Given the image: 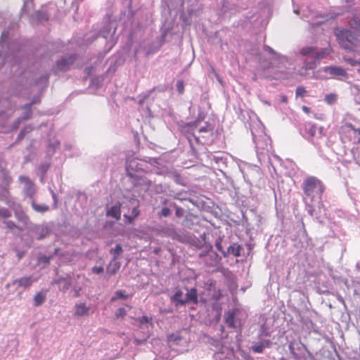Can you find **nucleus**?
<instances>
[{
	"label": "nucleus",
	"instance_id": "obj_1",
	"mask_svg": "<svg viewBox=\"0 0 360 360\" xmlns=\"http://www.w3.org/2000/svg\"><path fill=\"white\" fill-rule=\"evenodd\" d=\"M302 188L304 193L303 201L308 207L309 214L313 215L315 204L321 200L325 186L317 177L309 176L303 180Z\"/></svg>",
	"mask_w": 360,
	"mask_h": 360
},
{
	"label": "nucleus",
	"instance_id": "obj_2",
	"mask_svg": "<svg viewBox=\"0 0 360 360\" xmlns=\"http://www.w3.org/2000/svg\"><path fill=\"white\" fill-rule=\"evenodd\" d=\"M339 44L346 51L354 52L358 46L359 39L356 34L349 30H341L335 33Z\"/></svg>",
	"mask_w": 360,
	"mask_h": 360
},
{
	"label": "nucleus",
	"instance_id": "obj_3",
	"mask_svg": "<svg viewBox=\"0 0 360 360\" xmlns=\"http://www.w3.org/2000/svg\"><path fill=\"white\" fill-rule=\"evenodd\" d=\"M323 72L325 73L324 75L321 76H317L316 78L321 79H325L328 78V75L330 77H337V76H342V77H347V73L346 71L340 67H336V66H327L323 68V69H321L318 71V72Z\"/></svg>",
	"mask_w": 360,
	"mask_h": 360
},
{
	"label": "nucleus",
	"instance_id": "obj_4",
	"mask_svg": "<svg viewBox=\"0 0 360 360\" xmlns=\"http://www.w3.org/2000/svg\"><path fill=\"white\" fill-rule=\"evenodd\" d=\"M127 174L129 177L137 176L139 174H145L141 167V163L136 158H131L127 160L126 164Z\"/></svg>",
	"mask_w": 360,
	"mask_h": 360
},
{
	"label": "nucleus",
	"instance_id": "obj_5",
	"mask_svg": "<svg viewBox=\"0 0 360 360\" xmlns=\"http://www.w3.org/2000/svg\"><path fill=\"white\" fill-rule=\"evenodd\" d=\"M19 181L24 184V193L27 196L32 198L35 193L34 183L30 179L29 177L25 176H20Z\"/></svg>",
	"mask_w": 360,
	"mask_h": 360
},
{
	"label": "nucleus",
	"instance_id": "obj_6",
	"mask_svg": "<svg viewBox=\"0 0 360 360\" xmlns=\"http://www.w3.org/2000/svg\"><path fill=\"white\" fill-rule=\"evenodd\" d=\"M130 178L134 186H141L144 190H148L151 185V181L145 177L143 174H139Z\"/></svg>",
	"mask_w": 360,
	"mask_h": 360
},
{
	"label": "nucleus",
	"instance_id": "obj_7",
	"mask_svg": "<svg viewBox=\"0 0 360 360\" xmlns=\"http://www.w3.org/2000/svg\"><path fill=\"white\" fill-rule=\"evenodd\" d=\"M37 281V278H33L32 276H23L15 279L13 281V285H17L19 288H28L32 283Z\"/></svg>",
	"mask_w": 360,
	"mask_h": 360
},
{
	"label": "nucleus",
	"instance_id": "obj_8",
	"mask_svg": "<svg viewBox=\"0 0 360 360\" xmlns=\"http://www.w3.org/2000/svg\"><path fill=\"white\" fill-rule=\"evenodd\" d=\"M214 127L209 123H206L205 126L200 127L198 129L199 134H202L201 136H196L193 135V137L197 143L201 142L200 138L205 139L213 134Z\"/></svg>",
	"mask_w": 360,
	"mask_h": 360
},
{
	"label": "nucleus",
	"instance_id": "obj_9",
	"mask_svg": "<svg viewBox=\"0 0 360 360\" xmlns=\"http://www.w3.org/2000/svg\"><path fill=\"white\" fill-rule=\"evenodd\" d=\"M75 316H84L89 314L90 308L85 302L77 303L75 305Z\"/></svg>",
	"mask_w": 360,
	"mask_h": 360
},
{
	"label": "nucleus",
	"instance_id": "obj_10",
	"mask_svg": "<svg viewBox=\"0 0 360 360\" xmlns=\"http://www.w3.org/2000/svg\"><path fill=\"white\" fill-rule=\"evenodd\" d=\"M131 205H134V207L132 208L131 214L127 215L124 214V217L127 219V222L129 224H132L134 221V219L138 217V216L140 214V211L139 210V203L138 202H136L135 200L130 201Z\"/></svg>",
	"mask_w": 360,
	"mask_h": 360
},
{
	"label": "nucleus",
	"instance_id": "obj_11",
	"mask_svg": "<svg viewBox=\"0 0 360 360\" xmlns=\"http://www.w3.org/2000/svg\"><path fill=\"white\" fill-rule=\"evenodd\" d=\"M108 217H111L117 220H119L121 217V204L120 202L116 203L112 206L106 212Z\"/></svg>",
	"mask_w": 360,
	"mask_h": 360
},
{
	"label": "nucleus",
	"instance_id": "obj_12",
	"mask_svg": "<svg viewBox=\"0 0 360 360\" xmlns=\"http://www.w3.org/2000/svg\"><path fill=\"white\" fill-rule=\"evenodd\" d=\"M6 165V162L0 157V179H2L4 182L8 184L12 181V178L8 175Z\"/></svg>",
	"mask_w": 360,
	"mask_h": 360
},
{
	"label": "nucleus",
	"instance_id": "obj_13",
	"mask_svg": "<svg viewBox=\"0 0 360 360\" xmlns=\"http://www.w3.org/2000/svg\"><path fill=\"white\" fill-rule=\"evenodd\" d=\"M121 263L116 259V256L113 257L112 261L109 263L106 268L107 274L109 275H115L120 269Z\"/></svg>",
	"mask_w": 360,
	"mask_h": 360
},
{
	"label": "nucleus",
	"instance_id": "obj_14",
	"mask_svg": "<svg viewBox=\"0 0 360 360\" xmlns=\"http://www.w3.org/2000/svg\"><path fill=\"white\" fill-rule=\"evenodd\" d=\"M74 58L70 57L58 60L56 63V68L60 71H66L69 69V65L73 63Z\"/></svg>",
	"mask_w": 360,
	"mask_h": 360
},
{
	"label": "nucleus",
	"instance_id": "obj_15",
	"mask_svg": "<svg viewBox=\"0 0 360 360\" xmlns=\"http://www.w3.org/2000/svg\"><path fill=\"white\" fill-rule=\"evenodd\" d=\"M185 304L188 302H193V304H198V292L195 288H191L186 294Z\"/></svg>",
	"mask_w": 360,
	"mask_h": 360
},
{
	"label": "nucleus",
	"instance_id": "obj_16",
	"mask_svg": "<svg viewBox=\"0 0 360 360\" xmlns=\"http://www.w3.org/2000/svg\"><path fill=\"white\" fill-rule=\"evenodd\" d=\"M235 310H230L225 313L224 319L226 325L231 328H235Z\"/></svg>",
	"mask_w": 360,
	"mask_h": 360
},
{
	"label": "nucleus",
	"instance_id": "obj_17",
	"mask_svg": "<svg viewBox=\"0 0 360 360\" xmlns=\"http://www.w3.org/2000/svg\"><path fill=\"white\" fill-rule=\"evenodd\" d=\"M183 292L181 290H178L174 295L171 297V300L175 304L176 307L185 305L184 299H181Z\"/></svg>",
	"mask_w": 360,
	"mask_h": 360
},
{
	"label": "nucleus",
	"instance_id": "obj_18",
	"mask_svg": "<svg viewBox=\"0 0 360 360\" xmlns=\"http://www.w3.org/2000/svg\"><path fill=\"white\" fill-rule=\"evenodd\" d=\"M46 294L41 292H37L34 297V304L35 307L41 305L46 300Z\"/></svg>",
	"mask_w": 360,
	"mask_h": 360
},
{
	"label": "nucleus",
	"instance_id": "obj_19",
	"mask_svg": "<svg viewBox=\"0 0 360 360\" xmlns=\"http://www.w3.org/2000/svg\"><path fill=\"white\" fill-rule=\"evenodd\" d=\"M32 207L33 210L37 212H46L49 210V205H38L35 203L34 202H32Z\"/></svg>",
	"mask_w": 360,
	"mask_h": 360
},
{
	"label": "nucleus",
	"instance_id": "obj_20",
	"mask_svg": "<svg viewBox=\"0 0 360 360\" xmlns=\"http://www.w3.org/2000/svg\"><path fill=\"white\" fill-rule=\"evenodd\" d=\"M316 47L306 46V47L302 48L300 50V53L302 56L311 55L312 57L314 58V54L316 53Z\"/></svg>",
	"mask_w": 360,
	"mask_h": 360
},
{
	"label": "nucleus",
	"instance_id": "obj_21",
	"mask_svg": "<svg viewBox=\"0 0 360 360\" xmlns=\"http://www.w3.org/2000/svg\"><path fill=\"white\" fill-rule=\"evenodd\" d=\"M228 253L234 255L235 257H239L240 255V248L238 245L233 244L228 248Z\"/></svg>",
	"mask_w": 360,
	"mask_h": 360
},
{
	"label": "nucleus",
	"instance_id": "obj_22",
	"mask_svg": "<svg viewBox=\"0 0 360 360\" xmlns=\"http://www.w3.org/2000/svg\"><path fill=\"white\" fill-rule=\"evenodd\" d=\"M15 217L19 221H22L24 224H27L29 221V217L23 211L16 212Z\"/></svg>",
	"mask_w": 360,
	"mask_h": 360
},
{
	"label": "nucleus",
	"instance_id": "obj_23",
	"mask_svg": "<svg viewBox=\"0 0 360 360\" xmlns=\"http://www.w3.org/2000/svg\"><path fill=\"white\" fill-rule=\"evenodd\" d=\"M330 53V50L328 49H323L320 51H317L316 50V53L314 54V58L316 60H320L327 57Z\"/></svg>",
	"mask_w": 360,
	"mask_h": 360
},
{
	"label": "nucleus",
	"instance_id": "obj_24",
	"mask_svg": "<svg viewBox=\"0 0 360 360\" xmlns=\"http://www.w3.org/2000/svg\"><path fill=\"white\" fill-rule=\"evenodd\" d=\"M349 25L351 27L356 30H360V18L356 15H354L349 21Z\"/></svg>",
	"mask_w": 360,
	"mask_h": 360
},
{
	"label": "nucleus",
	"instance_id": "obj_25",
	"mask_svg": "<svg viewBox=\"0 0 360 360\" xmlns=\"http://www.w3.org/2000/svg\"><path fill=\"white\" fill-rule=\"evenodd\" d=\"M123 252L122 248L121 245L117 244L114 248H112L110 250V253L113 255L114 257L116 256V259H117V256L120 255Z\"/></svg>",
	"mask_w": 360,
	"mask_h": 360
},
{
	"label": "nucleus",
	"instance_id": "obj_26",
	"mask_svg": "<svg viewBox=\"0 0 360 360\" xmlns=\"http://www.w3.org/2000/svg\"><path fill=\"white\" fill-rule=\"evenodd\" d=\"M4 223L6 225V228L8 229L9 230H13L15 229H17L20 231L22 230V229L18 227L13 221L5 220L4 221Z\"/></svg>",
	"mask_w": 360,
	"mask_h": 360
},
{
	"label": "nucleus",
	"instance_id": "obj_27",
	"mask_svg": "<svg viewBox=\"0 0 360 360\" xmlns=\"http://www.w3.org/2000/svg\"><path fill=\"white\" fill-rule=\"evenodd\" d=\"M10 217H11V212L9 211V210L6 207H0V217L3 219H7Z\"/></svg>",
	"mask_w": 360,
	"mask_h": 360
},
{
	"label": "nucleus",
	"instance_id": "obj_28",
	"mask_svg": "<svg viewBox=\"0 0 360 360\" xmlns=\"http://www.w3.org/2000/svg\"><path fill=\"white\" fill-rule=\"evenodd\" d=\"M337 100V96L335 94H327L325 96V101L328 104H333Z\"/></svg>",
	"mask_w": 360,
	"mask_h": 360
},
{
	"label": "nucleus",
	"instance_id": "obj_29",
	"mask_svg": "<svg viewBox=\"0 0 360 360\" xmlns=\"http://www.w3.org/2000/svg\"><path fill=\"white\" fill-rule=\"evenodd\" d=\"M116 297H113L111 298V301L113 302L117 298H123L127 299L128 298V295H125V292L124 290H117L115 292Z\"/></svg>",
	"mask_w": 360,
	"mask_h": 360
},
{
	"label": "nucleus",
	"instance_id": "obj_30",
	"mask_svg": "<svg viewBox=\"0 0 360 360\" xmlns=\"http://www.w3.org/2000/svg\"><path fill=\"white\" fill-rule=\"evenodd\" d=\"M115 316L117 319H123L127 315V311L124 308H119L115 312Z\"/></svg>",
	"mask_w": 360,
	"mask_h": 360
},
{
	"label": "nucleus",
	"instance_id": "obj_31",
	"mask_svg": "<svg viewBox=\"0 0 360 360\" xmlns=\"http://www.w3.org/2000/svg\"><path fill=\"white\" fill-rule=\"evenodd\" d=\"M252 350L255 353H262L264 351L263 345L261 342L257 343L252 347Z\"/></svg>",
	"mask_w": 360,
	"mask_h": 360
},
{
	"label": "nucleus",
	"instance_id": "obj_32",
	"mask_svg": "<svg viewBox=\"0 0 360 360\" xmlns=\"http://www.w3.org/2000/svg\"><path fill=\"white\" fill-rule=\"evenodd\" d=\"M176 89L179 94H183L184 92V83L182 80H179L176 82Z\"/></svg>",
	"mask_w": 360,
	"mask_h": 360
},
{
	"label": "nucleus",
	"instance_id": "obj_33",
	"mask_svg": "<svg viewBox=\"0 0 360 360\" xmlns=\"http://www.w3.org/2000/svg\"><path fill=\"white\" fill-rule=\"evenodd\" d=\"M171 214V211L168 207H163L160 212L158 213L160 217H166Z\"/></svg>",
	"mask_w": 360,
	"mask_h": 360
},
{
	"label": "nucleus",
	"instance_id": "obj_34",
	"mask_svg": "<svg viewBox=\"0 0 360 360\" xmlns=\"http://www.w3.org/2000/svg\"><path fill=\"white\" fill-rule=\"evenodd\" d=\"M306 90L303 86H298L296 89V96L303 97L306 94Z\"/></svg>",
	"mask_w": 360,
	"mask_h": 360
},
{
	"label": "nucleus",
	"instance_id": "obj_35",
	"mask_svg": "<svg viewBox=\"0 0 360 360\" xmlns=\"http://www.w3.org/2000/svg\"><path fill=\"white\" fill-rule=\"evenodd\" d=\"M344 60L347 62V63L350 64L352 66H355L358 65V60H355L352 59V58H344Z\"/></svg>",
	"mask_w": 360,
	"mask_h": 360
},
{
	"label": "nucleus",
	"instance_id": "obj_36",
	"mask_svg": "<svg viewBox=\"0 0 360 360\" xmlns=\"http://www.w3.org/2000/svg\"><path fill=\"white\" fill-rule=\"evenodd\" d=\"M104 271V269L103 266H95L92 268V271L96 274H99L101 273H103Z\"/></svg>",
	"mask_w": 360,
	"mask_h": 360
},
{
	"label": "nucleus",
	"instance_id": "obj_37",
	"mask_svg": "<svg viewBox=\"0 0 360 360\" xmlns=\"http://www.w3.org/2000/svg\"><path fill=\"white\" fill-rule=\"evenodd\" d=\"M316 127L313 124H311L309 129H308V134L311 137L314 136L316 134Z\"/></svg>",
	"mask_w": 360,
	"mask_h": 360
},
{
	"label": "nucleus",
	"instance_id": "obj_38",
	"mask_svg": "<svg viewBox=\"0 0 360 360\" xmlns=\"http://www.w3.org/2000/svg\"><path fill=\"white\" fill-rule=\"evenodd\" d=\"M151 319H152L151 318H149L147 316H143L142 317H141L139 319V322L141 323H148L149 321H150Z\"/></svg>",
	"mask_w": 360,
	"mask_h": 360
},
{
	"label": "nucleus",
	"instance_id": "obj_39",
	"mask_svg": "<svg viewBox=\"0 0 360 360\" xmlns=\"http://www.w3.org/2000/svg\"><path fill=\"white\" fill-rule=\"evenodd\" d=\"M201 120H202L201 118L198 117L197 120L194 122H193L191 124H188V126L191 127H194L195 128H196L198 127Z\"/></svg>",
	"mask_w": 360,
	"mask_h": 360
},
{
	"label": "nucleus",
	"instance_id": "obj_40",
	"mask_svg": "<svg viewBox=\"0 0 360 360\" xmlns=\"http://www.w3.org/2000/svg\"><path fill=\"white\" fill-rule=\"evenodd\" d=\"M316 62L314 61V62H311V63H307L305 65V69L306 70H309V69H313L316 67Z\"/></svg>",
	"mask_w": 360,
	"mask_h": 360
},
{
	"label": "nucleus",
	"instance_id": "obj_41",
	"mask_svg": "<svg viewBox=\"0 0 360 360\" xmlns=\"http://www.w3.org/2000/svg\"><path fill=\"white\" fill-rule=\"evenodd\" d=\"M184 214V210L181 207H176V215L178 217H181Z\"/></svg>",
	"mask_w": 360,
	"mask_h": 360
},
{
	"label": "nucleus",
	"instance_id": "obj_42",
	"mask_svg": "<svg viewBox=\"0 0 360 360\" xmlns=\"http://www.w3.org/2000/svg\"><path fill=\"white\" fill-rule=\"evenodd\" d=\"M261 343L263 345V347H269L271 345V342L269 340H264Z\"/></svg>",
	"mask_w": 360,
	"mask_h": 360
},
{
	"label": "nucleus",
	"instance_id": "obj_43",
	"mask_svg": "<svg viewBox=\"0 0 360 360\" xmlns=\"http://www.w3.org/2000/svg\"><path fill=\"white\" fill-rule=\"evenodd\" d=\"M280 101L281 103H286L288 102V97L285 95H281L280 96Z\"/></svg>",
	"mask_w": 360,
	"mask_h": 360
},
{
	"label": "nucleus",
	"instance_id": "obj_44",
	"mask_svg": "<svg viewBox=\"0 0 360 360\" xmlns=\"http://www.w3.org/2000/svg\"><path fill=\"white\" fill-rule=\"evenodd\" d=\"M347 126L348 127H350L352 130H354L355 133H358L359 134H360V129H355V128L352 126V124H347Z\"/></svg>",
	"mask_w": 360,
	"mask_h": 360
},
{
	"label": "nucleus",
	"instance_id": "obj_45",
	"mask_svg": "<svg viewBox=\"0 0 360 360\" xmlns=\"http://www.w3.org/2000/svg\"><path fill=\"white\" fill-rule=\"evenodd\" d=\"M264 49L265 51H269V53H274V50H273L270 46H267V45H265V46H264Z\"/></svg>",
	"mask_w": 360,
	"mask_h": 360
},
{
	"label": "nucleus",
	"instance_id": "obj_46",
	"mask_svg": "<svg viewBox=\"0 0 360 360\" xmlns=\"http://www.w3.org/2000/svg\"><path fill=\"white\" fill-rule=\"evenodd\" d=\"M302 110L306 113H309L310 112V108H308L307 106H305V105L302 106Z\"/></svg>",
	"mask_w": 360,
	"mask_h": 360
},
{
	"label": "nucleus",
	"instance_id": "obj_47",
	"mask_svg": "<svg viewBox=\"0 0 360 360\" xmlns=\"http://www.w3.org/2000/svg\"><path fill=\"white\" fill-rule=\"evenodd\" d=\"M289 349L290 350V352H291L292 354H294V353H295V352H294V348H293V347H292V343H290V344L289 345Z\"/></svg>",
	"mask_w": 360,
	"mask_h": 360
},
{
	"label": "nucleus",
	"instance_id": "obj_48",
	"mask_svg": "<svg viewBox=\"0 0 360 360\" xmlns=\"http://www.w3.org/2000/svg\"><path fill=\"white\" fill-rule=\"evenodd\" d=\"M23 255H24L23 252H18V259H20L22 257Z\"/></svg>",
	"mask_w": 360,
	"mask_h": 360
},
{
	"label": "nucleus",
	"instance_id": "obj_49",
	"mask_svg": "<svg viewBox=\"0 0 360 360\" xmlns=\"http://www.w3.org/2000/svg\"><path fill=\"white\" fill-rule=\"evenodd\" d=\"M217 249H218L219 251H221V245H220L219 243V244H217Z\"/></svg>",
	"mask_w": 360,
	"mask_h": 360
},
{
	"label": "nucleus",
	"instance_id": "obj_50",
	"mask_svg": "<svg viewBox=\"0 0 360 360\" xmlns=\"http://www.w3.org/2000/svg\"><path fill=\"white\" fill-rule=\"evenodd\" d=\"M167 202V200L166 199H165L163 201H162V204L164 205H166Z\"/></svg>",
	"mask_w": 360,
	"mask_h": 360
},
{
	"label": "nucleus",
	"instance_id": "obj_51",
	"mask_svg": "<svg viewBox=\"0 0 360 360\" xmlns=\"http://www.w3.org/2000/svg\"><path fill=\"white\" fill-rule=\"evenodd\" d=\"M69 286H70V284H68L67 285H65V288L68 289Z\"/></svg>",
	"mask_w": 360,
	"mask_h": 360
},
{
	"label": "nucleus",
	"instance_id": "obj_52",
	"mask_svg": "<svg viewBox=\"0 0 360 360\" xmlns=\"http://www.w3.org/2000/svg\"><path fill=\"white\" fill-rule=\"evenodd\" d=\"M22 131H20V136L22 135Z\"/></svg>",
	"mask_w": 360,
	"mask_h": 360
},
{
	"label": "nucleus",
	"instance_id": "obj_53",
	"mask_svg": "<svg viewBox=\"0 0 360 360\" xmlns=\"http://www.w3.org/2000/svg\"><path fill=\"white\" fill-rule=\"evenodd\" d=\"M358 65H360V60H358Z\"/></svg>",
	"mask_w": 360,
	"mask_h": 360
},
{
	"label": "nucleus",
	"instance_id": "obj_54",
	"mask_svg": "<svg viewBox=\"0 0 360 360\" xmlns=\"http://www.w3.org/2000/svg\"><path fill=\"white\" fill-rule=\"evenodd\" d=\"M357 71H358V72H359V73H360V69H358V70H357Z\"/></svg>",
	"mask_w": 360,
	"mask_h": 360
},
{
	"label": "nucleus",
	"instance_id": "obj_55",
	"mask_svg": "<svg viewBox=\"0 0 360 360\" xmlns=\"http://www.w3.org/2000/svg\"><path fill=\"white\" fill-rule=\"evenodd\" d=\"M347 1H349L350 0H347Z\"/></svg>",
	"mask_w": 360,
	"mask_h": 360
}]
</instances>
